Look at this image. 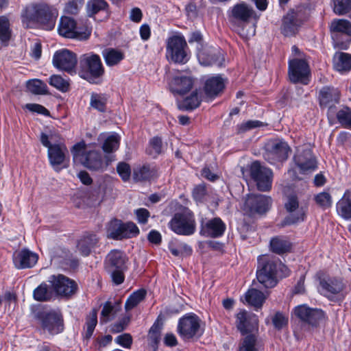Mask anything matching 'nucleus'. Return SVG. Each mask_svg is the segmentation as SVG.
Here are the masks:
<instances>
[{
	"label": "nucleus",
	"instance_id": "0e129e2a",
	"mask_svg": "<svg viewBox=\"0 0 351 351\" xmlns=\"http://www.w3.org/2000/svg\"><path fill=\"white\" fill-rule=\"evenodd\" d=\"M272 323L277 329H281L287 324V318L281 313L277 312L272 317Z\"/></svg>",
	"mask_w": 351,
	"mask_h": 351
},
{
	"label": "nucleus",
	"instance_id": "4d7b16f0",
	"mask_svg": "<svg viewBox=\"0 0 351 351\" xmlns=\"http://www.w3.org/2000/svg\"><path fill=\"white\" fill-rule=\"evenodd\" d=\"M315 202L323 208H327L332 205V197L327 192H322L315 197Z\"/></svg>",
	"mask_w": 351,
	"mask_h": 351
},
{
	"label": "nucleus",
	"instance_id": "5fc2aeb1",
	"mask_svg": "<svg viewBox=\"0 0 351 351\" xmlns=\"http://www.w3.org/2000/svg\"><path fill=\"white\" fill-rule=\"evenodd\" d=\"M338 121L345 128L351 127V110L348 107H343L337 114Z\"/></svg>",
	"mask_w": 351,
	"mask_h": 351
},
{
	"label": "nucleus",
	"instance_id": "13d9d810",
	"mask_svg": "<svg viewBox=\"0 0 351 351\" xmlns=\"http://www.w3.org/2000/svg\"><path fill=\"white\" fill-rule=\"evenodd\" d=\"M117 171L124 182L129 180L131 176V169L128 163L125 162H119L117 166Z\"/></svg>",
	"mask_w": 351,
	"mask_h": 351
},
{
	"label": "nucleus",
	"instance_id": "39448f33",
	"mask_svg": "<svg viewBox=\"0 0 351 351\" xmlns=\"http://www.w3.org/2000/svg\"><path fill=\"white\" fill-rule=\"evenodd\" d=\"M177 332L185 340L199 337L204 332L203 322L195 314L188 313L179 319Z\"/></svg>",
	"mask_w": 351,
	"mask_h": 351
},
{
	"label": "nucleus",
	"instance_id": "72a5a7b5",
	"mask_svg": "<svg viewBox=\"0 0 351 351\" xmlns=\"http://www.w3.org/2000/svg\"><path fill=\"white\" fill-rule=\"evenodd\" d=\"M99 141H103L101 148L106 154L115 152L119 147L120 137L116 134H101L98 138Z\"/></svg>",
	"mask_w": 351,
	"mask_h": 351
},
{
	"label": "nucleus",
	"instance_id": "4c0bfd02",
	"mask_svg": "<svg viewBox=\"0 0 351 351\" xmlns=\"http://www.w3.org/2000/svg\"><path fill=\"white\" fill-rule=\"evenodd\" d=\"M245 298L250 305L261 307L267 298V295L258 289H250L245 293Z\"/></svg>",
	"mask_w": 351,
	"mask_h": 351
},
{
	"label": "nucleus",
	"instance_id": "de8ad7c7",
	"mask_svg": "<svg viewBox=\"0 0 351 351\" xmlns=\"http://www.w3.org/2000/svg\"><path fill=\"white\" fill-rule=\"evenodd\" d=\"M11 37V29L10 22L7 17L0 16V41L7 45Z\"/></svg>",
	"mask_w": 351,
	"mask_h": 351
},
{
	"label": "nucleus",
	"instance_id": "412c9836",
	"mask_svg": "<svg viewBox=\"0 0 351 351\" xmlns=\"http://www.w3.org/2000/svg\"><path fill=\"white\" fill-rule=\"evenodd\" d=\"M226 230V225L219 217H215L201 223L200 234L206 237H221Z\"/></svg>",
	"mask_w": 351,
	"mask_h": 351
},
{
	"label": "nucleus",
	"instance_id": "c9c22d12",
	"mask_svg": "<svg viewBox=\"0 0 351 351\" xmlns=\"http://www.w3.org/2000/svg\"><path fill=\"white\" fill-rule=\"evenodd\" d=\"M337 211L346 219L351 218V191L347 190L337 204Z\"/></svg>",
	"mask_w": 351,
	"mask_h": 351
},
{
	"label": "nucleus",
	"instance_id": "a18cd8bd",
	"mask_svg": "<svg viewBox=\"0 0 351 351\" xmlns=\"http://www.w3.org/2000/svg\"><path fill=\"white\" fill-rule=\"evenodd\" d=\"M27 88L35 95H45L47 93V86L40 80L34 79L27 81Z\"/></svg>",
	"mask_w": 351,
	"mask_h": 351
},
{
	"label": "nucleus",
	"instance_id": "dca6fc26",
	"mask_svg": "<svg viewBox=\"0 0 351 351\" xmlns=\"http://www.w3.org/2000/svg\"><path fill=\"white\" fill-rule=\"evenodd\" d=\"M309 73V66L305 59L295 58L289 61V76L291 82L306 84L305 80Z\"/></svg>",
	"mask_w": 351,
	"mask_h": 351
},
{
	"label": "nucleus",
	"instance_id": "f03ea898",
	"mask_svg": "<svg viewBox=\"0 0 351 351\" xmlns=\"http://www.w3.org/2000/svg\"><path fill=\"white\" fill-rule=\"evenodd\" d=\"M56 15V11L46 4L28 5L22 12L24 19L36 22L47 30L53 28Z\"/></svg>",
	"mask_w": 351,
	"mask_h": 351
},
{
	"label": "nucleus",
	"instance_id": "37998d69",
	"mask_svg": "<svg viewBox=\"0 0 351 351\" xmlns=\"http://www.w3.org/2000/svg\"><path fill=\"white\" fill-rule=\"evenodd\" d=\"M201 101L198 92L195 90L179 104V108L184 110H193L199 106Z\"/></svg>",
	"mask_w": 351,
	"mask_h": 351
},
{
	"label": "nucleus",
	"instance_id": "e433bc0d",
	"mask_svg": "<svg viewBox=\"0 0 351 351\" xmlns=\"http://www.w3.org/2000/svg\"><path fill=\"white\" fill-rule=\"evenodd\" d=\"M53 290L51 287L47 283L40 284L34 290V298L36 301L45 302L50 300L53 295Z\"/></svg>",
	"mask_w": 351,
	"mask_h": 351
},
{
	"label": "nucleus",
	"instance_id": "6e6552de",
	"mask_svg": "<svg viewBox=\"0 0 351 351\" xmlns=\"http://www.w3.org/2000/svg\"><path fill=\"white\" fill-rule=\"evenodd\" d=\"M58 32L62 37L78 40H87L91 33L89 28L77 26L75 21L68 16L61 17L58 27Z\"/></svg>",
	"mask_w": 351,
	"mask_h": 351
},
{
	"label": "nucleus",
	"instance_id": "2f4dec72",
	"mask_svg": "<svg viewBox=\"0 0 351 351\" xmlns=\"http://www.w3.org/2000/svg\"><path fill=\"white\" fill-rule=\"evenodd\" d=\"M333 66L341 73H348L351 70V54L337 52L333 56Z\"/></svg>",
	"mask_w": 351,
	"mask_h": 351
},
{
	"label": "nucleus",
	"instance_id": "6ab92c4d",
	"mask_svg": "<svg viewBox=\"0 0 351 351\" xmlns=\"http://www.w3.org/2000/svg\"><path fill=\"white\" fill-rule=\"evenodd\" d=\"M293 313L300 320L313 326H317L324 318L322 311L311 308L306 305H300L295 307Z\"/></svg>",
	"mask_w": 351,
	"mask_h": 351
},
{
	"label": "nucleus",
	"instance_id": "09e8293b",
	"mask_svg": "<svg viewBox=\"0 0 351 351\" xmlns=\"http://www.w3.org/2000/svg\"><path fill=\"white\" fill-rule=\"evenodd\" d=\"M49 84L61 92H67L69 89L68 80L59 75H53L49 80Z\"/></svg>",
	"mask_w": 351,
	"mask_h": 351
},
{
	"label": "nucleus",
	"instance_id": "9b49d317",
	"mask_svg": "<svg viewBox=\"0 0 351 351\" xmlns=\"http://www.w3.org/2000/svg\"><path fill=\"white\" fill-rule=\"evenodd\" d=\"M80 67L84 74V78L91 83H96L95 79L100 77L104 72L100 58L98 55L86 53L81 56Z\"/></svg>",
	"mask_w": 351,
	"mask_h": 351
},
{
	"label": "nucleus",
	"instance_id": "c03bdc74",
	"mask_svg": "<svg viewBox=\"0 0 351 351\" xmlns=\"http://www.w3.org/2000/svg\"><path fill=\"white\" fill-rule=\"evenodd\" d=\"M107 8L108 3L105 0H89L86 4V11L89 16L106 10Z\"/></svg>",
	"mask_w": 351,
	"mask_h": 351
},
{
	"label": "nucleus",
	"instance_id": "2eb2a0df",
	"mask_svg": "<svg viewBox=\"0 0 351 351\" xmlns=\"http://www.w3.org/2000/svg\"><path fill=\"white\" fill-rule=\"evenodd\" d=\"M271 204V199L269 196L261 194L247 195L245 198L243 209L252 215L254 213H264L267 211Z\"/></svg>",
	"mask_w": 351,
	"mask_h": 351
},
{
	"label": "nucleus",
	"instance_id": "052dcab7",
	"mask_svg": "<svg viewBox=\"0 0 351 351\" xmlns=\"http://www.w3.org/2000/svg\"><path fill=\"white\" fill-rule=\"evenodd\" d=\"M84 0H71L65 6V11L68 14H76L84 5Z\"/></svg>",
	"mask_w": 351,
	"mask_h": 351
},
{
	"label": "nucleus",
	"instance_id": "79ce46f5",
	"mask_svg": "<svg viewBox=\"0 0 351 351\" xmlns=\"http://www.w3.org/2000/svg\"><path fill=\"white\" fill-rule=\"evenodd\" d=\"M261 345L254 335H248L243 338L239 351H259Z\"/></svg>",
	"mask_w": 351,
	"mask_h": 351
},
{
	"label": "nucleus",
	"instance_id": "864d4df0",
	"mask_svg": "<svg viewBox=\"0 0 351 351\" xmlns=\"http://www.w3.org/2000/svg\"><path fill=\"white\" fill-rule=\"evenodd\" d=\"M121 239L131 238L137 235L139 232L138 227L132 222L121 223Z\"/></svg>",
	"mask_w": 351,
	"mask_h": 351
},
{
	"label": "nucleus",
	"instance_id": "9d476101",
	"mask_svg": "<svg viewBox=\"0 0 351 351\" xmlns=\"http://www.w3.org/2000/svg\"><path fill=\"white\" fill-rule=\"evenodd\" d=\"M290 148L288 144L280 139L268 141L265 145L264 158L270 164L283 162L288 158Z\"/></svg>",
	"mask_w": 351,
	"mask_h": 351
},
{
	"label": "nucleus",
	"instance_id": "6e6d98bb",
	"mask_svg": "<svg viewBox=\"0 0 351 351\" xmlns=\"http://www.w3.org/2000/svg\"><path fill=\"white\" fill-rule=\"evenodd\" d=\"M106 98L96 93H93L90 97V105L92 108L100 111L104 112L106 110Z\"/></svg>",
	"mask_w": 351,
	"mask_h": 351
},
{
	"label": "nucleus",
	"instance_id": "a878e982",
	"mask_svg": "<svg viewBox=\"0 0 351 351\" xmlns=\"http://www.w3.org/2000/svg\"><path fill=\"white\" fill-rule=\"evenodd\" d=\"M224 80L221 76H213L205 82L204 92L207 97H217L224 88Z\"/></svg>",
	"mask_w": 351,
	"mask_h": 351
},
{
	"label": "nucleus",
	"instance_id": "7c9ffc66",
	"mask_svg": "<svg viewBox=\"0 0 351 351\" xmlns=\"http://www.w3.org/2000/svg\"><path fill=\"white\" fill-rule=\"evenodd\" d=\"M254 14L253 9L245 3H238L232 8L231 16L236 21L247 23Z\"/></svg>",
	"mask_w": 351,
	"mask_h": 351
},
{
	"label": "nucleus",
	"instance_id": "680f3d73",
	"mask_svg": "<svg viewBox=\"0 0 351 351\" xmlns=\"http://www.w3.org/2000/svg\"><path fill=\"white\" fill-rule=\"evenodd\" d=\"M263 125V123L256 120H249L246 122L242 123L237 125V132L239 133H243L246 131L258 128Z\"/></svg>",
	"mask_w": 351,
	"mask_h": 351
},
{
	"label": "nucleus",
	"instance_id": "3c124183",
	"mask_svg": "<svg viewBox=\"0 0 351 351\" xmlns=\"http://www.w3.org/2000/svg\"><path fill=\"white\" fill-rule=\"evenodd\" d=\"M97 324V312L95 309H93L86 318V337L89 339L95 330V328Z\"/></svg>",
	"mask_w": 351,
	"mask_h": 351
},
{
	"label": "nucleus",
	"instance_id": "8fccbe9b",
	"mask_svg": "<svg viewBox=\"0 0 351 351\" xmlns=\"http://www.w3.org/2000/svg\"><path fill=\"white\" fill-rule=\"evenodd\" d=\"M162 140L158 137L152 138L149 143L146 152L147 154L150 155L153 158L157 157L162 153Z\"/></svg>",
	"mask_w": 351,
	"mask_h": 351
},
{
	"label": "nucleus",
	"instance_id": "f704fd0d",
	"mask_svg": "<svg viewBox=\"0 0 351 351\" xmlns=\"http://www.w3.org/2000/svg\"><path fill=\"white\" fill-rule=\"evenodd\" d=\"M320 285L326 293L337 294L343 291L346 288V283L341 278H332L327 280L320 281Z\"/></svg>",
	"mask_w": 351,
	"mask_h": 351
},
{
	"label": "nucleus",
	"instance_id": "473e14b6",
	"mask_svg": "<svg viewBox=\"0 0 351 351\" xmlns=\"http://www.w3.org/2000/svg\"><path fill=\"white\" fill-rule=\"evenodd\" d=\"M300 21L298 19V14L291 11L284 17L282 25V32L285 36H291L295 33Z\"/></svg>",
	"mask_w": 351,
	"mask_h": 351
},
{
	"label": "nucleus",
	"instance_id": "bf43d9fd",
	"mask_svg": "<svg viewBox=\"0 0 351 351\" xmlns=\"http://www.w3.org/2000/svg\"><path fill=\"white\" fill-rule=\"evenodd\" d=\"M350 6V0H334V11L338 14L341 15L348 12Z\"/></svg>",
	"mask_w": 351,
	"mask_h": 351
},
{
	"label": "nucleus",
	"instance_id": "c85d7f7f",
	"mask_svg": "<svg viewBox=\"0 0 351 351\" xmlns=\"http://www.w3.org/2000/svg\"><path fill=\"white\" fill-rule=\"evenodd\" d=\"M99 239L93 233H86L78 241L77 249L83 256H88L97 245Z\"/></svg>",
	"mask_w": 351,
	"mask_h": 351
},
{
	"label": "nucleus",
	"instance_id": "bb28decb",
	"mask_svg": "<svg viewBox=\"0 0 351 351\" xmlns=\"http://www.w3.org/2000/svg\"><path fill=\"white\" fill-rule=\"evenodd\" d=\"M257 324L256 317L249 315L245 311H240L237 315V328L243 334L256 328Z\"/></svg>",
	"mask_w": 351,
	"mask_h": 351
},
{
	"label": "nucleus",
	"instance_id": "ea45409f",
	"mask_svg": "<svg viewBox=\"0 0 351 351\" xmlns=\"http://www.w3.org/2000/svg\"><path fill=\"white\" fill-rule=\"evenodd\" d=\"M103 56L108 66H114L119 64L123 58L124 54L119 50L106 49L103 51Z\"/></svg>",
	"mask_w": 351,
	"mask_h": 351
},
{
	"label": "nucleus",
	"instance_id": "774afa93",
	"mask_svg": "<svg viewBox=\"0 0 351 351\" xmlns=\"http://www.w3.org/2000/svg\"><path fill=\"white\" fill-rule=\"evenodd\" d=\"M138 223L145 224L149 217V212L145 208H139L135 211Z\"/></svg>",
	"mask_w": 351,
	"mask_h": 351
},
{
	"label": "nucleus",
	"instance_id": "69168bd1",
	"mask_svg": "<svg viewBox=\"0 0 351 351\" xmlns=\"http://www.w3.org/2000/svg\"><path fill=\"white\" fill-rule=\"evenodd\" d=\"M115 342L124 348H130L132 343V336L128 333L119 335L115 339Z\"/></svg>",
	"mask_w": 351,
	"mask_h": 351
},
{
	"label": "nucleus",
	"instance_id": "b1692460",
	"mask_svg": "<svg viewBox=\"0 0 351 351\" xmlns=\"http://www.w3.org/2000/svg\"><path fill=\"white\" fill-rule=\"evenodd\" d=\"M340 99V92L332 86H324L319 93V104L322 107L330 108L337 104Z\"/></svg>",
	"mask_w": 351,
	"mask_h": 351
},
{
	"label": "nucleus",
	"instance_id": "4468645a",
	"mask_svg": "<svg viewBox=\"0 0 351 351\" xmlns=\"http://www.w3.org/2000/svg\"><path fill=\"white\" fill-rule=\"evenodd\" d=\"M48 282L53 292L62 297H70L75 293L77 288L74 280L62 274L51 276Z\"/></svg>",
	"mask_w": 351,
	"mask_h": 351
},
{
	"label": "nucleus",
	"instance_id": "603ef678",
	"mask_svg": "<svg viewBox=\"0 0 351 351\" xmlns=\"http://www.w3.org/2000/svg\"><path fill=\"white\" fill-rule=\"evenodd\" d=\"M121 221L117 219L110 222L108 228V237L113 239H121Z\"/></svg>",
	"mask_w": 351,
	"mask_h": 351
},
{
	"label": "nucleus",
	"instance_id": "e2e57ef3",
	"mask_svg": "<svg viewBox=\"0 0 351 351\" xmlns=\"http://www.w3.org/2000/svg\"><path fill=\"white\" fill-rule=\"evenodd\" d=\"M125 269H107L110 274L112 282L115 285H120L124 281V271Z\"/></svg>",
	"mask_w": 351,
	"mask_h": 351
},
{
	"label": "nucleus",
	"instance_id": "7ed1b4c3",
	"mask_svg": "<svg viewBox=\"0 0 351 351\" xmlns=\"http://www.w3.org/2000/svg\"><path fill=\"white\" fill-rule=\"evenodd\" d=\"M59 138L58 135L51 134L49 136L42 133L40 135V141L43 146L48 148V158L51 165L56 171H60L62 165L63 167H66L65 162L66 160V155L68 153V149L64 143H52V142H57V138Z\"/></svg>",
	"mask_w": 351,
	"mask_h": 351
},
{
	"label": "nucleus",
	"instance_id": "f8f14e48",
	"mask_svg": "<svg viewBox=\"0 0 351 351\" xmlns=\"http://www.w3.org/2000/svg\"><path fill=\"white\" fill-rule=\"evenodd\" d=\"M36 317L42 328L51 335L58 334L64 329L62 316L58 312L54 311H39L36 313Z\"/></svg>",
	"mask_w": 351,
	"mask_h": 351
},
{
	"label": "nucleus",
	"instance_id": "f257e3e1",
	"mask_svg": "<svg viewBox=\"0 0 351 351\" xmlns=\"http://www.w3.org/2000/svg\"><path fill=\"white\" fill-rule=\"evenodd\" d=\"M75 162L82 165L92 171H104L112 161L110 156H102L101 154L93 145H87L84 141L75 144L71 149Z\"/></svg>",
	"mask_w": 351,
	"mask_h": 351
},
{
	"label": "nucleus",
	"instance_id": "58836bf2",
	"mask_svg": "<svg viewBox=\"0 0 351 351\" xmlns=\"http://www.w3.org/2000/svg\"><path fill=\"white\" fill-rule=\"evenodd\" d=\"M120 302H116L114 305L109 301L106 302L103 306L101 312L100 322L101 323H106L110 319V317H114L116 313L120 311L121 306Z\"/></svg>",
	"mask_w": 351,
	"mask_h": 351
},
{
	"label": "nucleus",
	"instance_id": "49530a36",
	"mask_svg": "<svg viewBox=\"0 0 351 351\" xmlns=\"http://www.w3.org/2000/svg\"><path fill=\"white\" fill-rule=\"evenodd\" d=\"M146 291L139 289L134 292L127 300L125 304L126 311H130L137 306L145 297Z\"/></svg>",
	"mask_w": 351,
	"mask_h": 351
},
{
	"label": "nucleus",
	"instance_id": "423d86ee",
	"mask_svg": "<svg viewBox=\"0 0 351 351\" xmlns=\"http://www.w3.org/2000/svg\"><path fill=\"white\" fill-rule=\"evenodd\" d=\"M170 229L180 235L189 236L196 230V223L192 212L189 210L174 215L169 222Z\"/></svg>",
	"mask_w": 351,
	"mask_h": 351
},
{
	"label": "nucleus",
	"instance_id": "1a4fd4ad",
	"mask_svg": "<svg viewBox=\"0 0 351 351\" xmlns=\"http://www.w3.org/2000/svg\"><path fill=\"white\" fill-rule=\"evenodd\" d=\"M330 27L335 46L340 49H347L351 42L350 22L346 19H335Z\"/></svg>",
	"mask_w": 351,
	"mask_h": 351
},
{
	"label": "nucleus",
	"instance_id": "338daca9",
	"mask_svg": "<svg viewBox=\"0 0 351 351\" xmlns=\"http://www.w3.org/2000/svg\"><path fill=\"white\" fill-rule=\"evenodd\" d=\"M25 108L31 112H35L44 115H49V110L44 106L37 104H27L25 105Z\"/></svg>",
	"mask_w": 351,
	"mask_h": 351
},
{
	"label": "nucleus",
	"instance_id": "20e7f679",
	"mask_svg": "<svg viewBox=\"0 0 351 351\" xmlns=\"http://www.w3.org/2000/svg\"><path fill=\"white\" fill-rule=\"evenodd\" d=\"M258 261L256 276L258 282L266 288L275 287L278 282V260L263 255L258 258Z\"/></svg>",
	"mask_w": 351,
	"mask_h": 351
},
{
	"label": "nucleus",
	"instance_id": "5701e85b",
	"mask_svg": "<svg viewBox=\"0 0 351 351\" xmlns=\"http://www.w3.org/2000/svg\"><path fill=\"white\" fill-rule=\"evenodd\" d=\"M38 256L36 253L27 249L16 252L13 255L14 265L18 269L32 267L38 261Z\"/></svg>",
	"mask_w": 351,
	"mask_h": 351
},
{
	"label": "nucleus",
	"instance_id": "4be33fe9",
	"mask_svg": "<svg viewBox=\"0 0 351 351\" xmlns=\"http://www.w3.org/2000/svg\"><path fill=\"white\" fill-rule=\"evenodd\" d=\"M294 161L302 173L313 171L317 167L316 160L309 149H298L294 156Z\"/></svg>",
	"mask_w": 351,
	"mask_h": 351
},
{
	"label": "nucleus",
	"instance_id": "f3484780",
	"mask_svg": "<svg viewBox=\"0 0 351 351\" xmlns=\"http://www.w3.org/2000/svg\"><path fill=\"white\" fill-rule=\"evenodd\" d=\"M76 55L66 49H62L57 51L53 57V64L59 70L71 72L77 64Z\"/></svg>",
	"mask_w": 351,
	"mask_h": 351
},
{
	"label": "nucleus",
	"instance_id": "a19ab883",
	"mask_svg": "<svg viewBox=\"0 0 351 351\" xmlns=\"http://www.w3.org/2000/svg\"><path fill=\"white\" fill-rule=\"evenodd\" d=\"M270 247L274 252L281 254L290 250L291 244L284 238L275 237L271 240Z\"/></svg>",
	"mask_w": 351,
	"mask_h": 351
},
{
	"label": "nucleus",
	"instance_id": "c756f323",
	"mask_svg": "<svg viewBox=\"0 0 351 351\" xmlns=\"http://www.w3.org/2000/svg\"><path fill=\"white\" fill-rule=\"evenodd\" d=\"M156 176V170L148 165H138L133 169L132 177L135 182L150 181Z\"/></svg>",
	"mask_w": 351,
	"mask_h": 351
},
{
	"label": "nucleus",
	"instance_id": "cd10ccee",
	"mask_svg": "<svg viewBox=\"0 0 351 351\" xmlns=\"http://www.w3.org/2000/svg\"><path fill=\"white\" fill-rule=\"evenodd\" d=\"M126 256L119 250L111 251L106 256L107 269H126Z\"/></svg>",
	"mask_w": 351,
	"mask_h": 351
},
{
	"label": "nucleus",
	"instance_id": "0eeeda50",
	"mask_svg": "<svg viewBox=\"0 0 351 351\" xmlns=\"http://www.w3.org/2000/svg\"><path fill=\"white\" fill-rule=\"evenodd\" d=\"M167 57L178 64H185L189 57L187 53V43L184 36L173 35L167 40Z\"/></svg>",
	"mask_w": 351,
	"mask_h": 351
},
{
	"label": "nucleus",
	"instance_id": "aec40b11",
	"mask_svg": "<svg viewBox=\"0 0 351 351\" xmlns=\"http://www.w3.org/2000/svg\"><path fill=\"white\" fill-rule=\"evenodd\" d=\"M285 208L289 213V215L285 219V223L291 225L304 220V211L299 206L298 197L295 195L287 197L285 203Z\"/></svg>",
	"mask_w": 351,
	"mask_h": 351
},
{
	"label": "nucleus",
	"instance_id": "393cba45",
	"mask_svg": "<svg viewBox=\"0 0 351 351\" xmlns=\"http://www.w3.org/2000/svg\"><path fill=\"white\" fill-rule=\"evenodd\" d=\"M193 86V79L190 76H175L169 84L171 90L176 94L184 95Z\"/></svg>",
	"mask_w": 351,
	"mask_h": 351
},
{
	"label": "nucleus",
	"instance_id": "ddd939ff",
	"mask_svg": "<svg viewBox=\"0 0 351 351\" xmlns=\"http://www.w3.org/2000/svg\"><path fill=\"white\" fill-rule=\"evenodd\" d=\"M250 175L256 182L259 191H269L271 189L273 172L270 169L261 165L260 162H252L250 167Z\"/></svg>",
	"mask_w": 351,
	"mask_h": 351
},
{
	"label": "nucleus",
	"instance_id": "a211bd4d",
	"mask_svg": "<svg viewBox=\"0 0 351 351\" xmlns=\"http://www.w3.org/2000/svg\"><path fill=\"white\" fill-rule=\"evenodd\" d=\"M198 60L204 66H223L224 57L223 52L217 47H205L199 50Z\"/></svg>",
	"mask_w": 351,
	"mask_h": 351
}]
</instances>
